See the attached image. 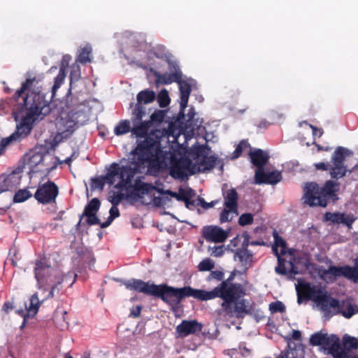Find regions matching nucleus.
<instances>
[{"instance_id":"obj_1","label":"nucleus","mask_w":358,"mask_h":358,"mask_svg":"<svg viewBox=\"0 0 358 358\" xmlns=\"http://www.w3.org/2000/svg\"><path fill=\"white\" fill-rule=\"evenodd\" d=\"M160 142H151L147 139L138 144L131 153V162L128 166L113 164L106 176L107 183L117 189H128L134 174L138 172H153L160 169L169 168L170 174L175 178H183L196 173L203 172L212 164V160L202 161L193 164L190 159L185 160L181 157L182 148L178 155L168 153L166 150H161Z\"/></svg>"},{"instance_id":"obj_2","label":"nucleus","mask_w":358,"mask_h":358,"mask_svg":"<svg viewBox=\"0 0 358 358\" xmlns=\"http://www.w3.org/2000/svg\"><path fill=\"white\" fill-rule=\"evenodd\" d=\"M124 285L129 290L160 296L164 301L173 304L179 303L182 299L187 296H192L201 301H208L219 297L223 300L222 307L227 314L240 316L247 311L245 301L243 299L245 294L244 289L241 285H234L227 280L222 282L210 291L193 289L190 287L176 289L136 279L127 281Z\"/></svg>"},{"instance_id":"obj_3","label":"nucleus","mask_w":358,"mask_h":358,"mask_svg":"<svg viewBox=\"0 0 358 358\" xmlns=\"http://www.w3.org/2000/svg\"><path fill=\"white\" fill-rule=\"evenodd\" d=\"M273 250L278 257L275 271L282 275H295L306 268L314 277H319L329 282L336 278L344 276L358 282V271L350 266L336 267L330 264H313L308 262L307 256L298 250L287 249L282 238L274 236Z\"/></svg>"},{"instance_id":"obj_4","label":"nucleus","mask_w":358,"mask_h":358,"mask_svg":"<svg viewBox=\"0 0 358 358\" xmlns=\"http://www.w3.org/2000/svg\"><path fill=\"white\" fill-rule=\"evenodd\" d=\"M34 82V78L27 79L22 84L21 89L17 92L16 99L25 92H27L23 106L19 111L14 113L16 131L7 138H0V155L7 145L27 136L31 131L34 122L37 119L42 118L49 111L48 101L45 99L44 95L30 90Z\"/></svg>"},{"instance_id":"obj_5","label":"nucleus","mask_w":358,"mask_h":358,"mask_svg":"<svg viewBox=\"0 0 358 358\" xmlns=\"http://www.w3.org/2000/svg\"><path fill=\"white\" fill-rule=\"evenodd\" d=\"M164 117V110H157L151 115L150 121L141 122L142 113L138 112L133 120L134 127L131 131L133 134L138 137H145L141 143L147 139H150L151 142H160L159 148L161 150H166L168 153H171L174 155H178L180 148H182L184 150L181 155L182 159L185 160L187 158L190 159L193 164L210 159L213 161L211 166L206 168L204 171L212 169L215 164L216 158L213 155L212 152L204 146L194 147L190 150H187L186 148L183 145L177 144H173L169 147L163 146V144L168 141V137L164 135L159 130H156L153 134L146 136L152 124L162 122Z\"/></svg>"},{"instance_id":"obj_6","label":"nucleus","mask_w":358,"mask_h":358,"mask_svg":"<svg viewBox=\"0 0 358 358\" xmlns=\"http://www.w3.org/2000/svg\"><path fill=\"white\" fill-rule=\"evenodd\" d=\"M36 279L37 291L30 297L28 303H25V310H19V313L24 320L33 317L37 313L40 305L59 293L64 280L62 273L43 262L36 264L34 269ZM25 321L22 326L24 327Z\"/></svg>"},{"instance_id":"obj_7","label":"nucleus","mask_w":358,"mask_h":358,"mask_svg":"<svg viewBox=\"0 0 358 358\" xmlns=\"http://www.w3.org/2000/svg\"><path fill=\"white\" fill-rule=\"evenodd\" d=\"M297 302L301 303L303 299H309L314 302L315 306L321 311L325 318L334 315L341 314L345 318H350L358 312V308L348 301L340 302L332 298L323 288L311 283L299 280L296 285Z\"/></svg>"},{"instance_id":"obj_8","label":"nucleus","mask_w":358,"mask_h":358,"mask_svg":"<svg viewBox=\"0 0 358 358\" xmlns=\"http://www.w3.org/2000/svg\"><path fill=\"white\" fill-rule=\"evenodd\" d=\"M86 107L83 104L62 103L57 110L55 120V135L54 141L57 143L69 138L87 120Z\"/></svg>"},{"instance_id":"obj_9","label":"nucleus","mask_w":358,"mask_h":358,"mask_svg":"<svg viewBox=\"0 0 358 358\" xmlns=\"http://www.w3.org/2000/svg\"><path fill=\"white\" fill-rule=\"evenodd\" d=\"M31 180L37 182L56 167L55 157L43 145L30 150L24 157Z\"/></svg>"},{"instance_id":"obj_10","label":"nucleus","mask_w":358,"mask_h":358,"mask_svg":"<svg viewBox=\"0 0 358 358\" xmlns=\"http://www.w3.org/2000/svg\"><path fill=\"white\" fill-rule=\"evenodd\" d=\"M165 195H170L178 201H185L187 196L184 190L179 193L166 191L162 192L160 189L144 182H140L129 192V199L133 202H141L143 204L161 206L165 204Z\"/></svg>"},{"instance_id":"obj_11","label":"nucleus","mask_w":358,"mask_h":358,"mask_svg":"<svg viewBox=\"0 0 358 358\" xmlns=\"http://www.w3.org/2000/svg\"><path fill=\"white\" fill-rule=\"evenodd\" d=\"M71 62L72 57L70 55H64L63 57L59 74L55 80L53 91H55L57 88H59L62 83L64 82L66 77V71L68 69H70V77L71 82L77 81L80 78V66L77 62H75L71 64Z\"/></svg>"},{"instance_id":"obj_12","label":"nucleus","mask_w":358,"mask_h":358,"mask_svg":"<svg viewBox=\"0 0 358 358\" xmlns=\"http://www.w3.org/2000/svg\"><path fill=\"white\" fill-rule=\"evenodd\" d=\"M352 155V152L344 148H338L334 153L330 166V175L334 178L343 177L346 172V167L343 165L344 159Z\"/></svg>"},{"instance_id":"obj_13","label":"nucleus","mask_w":358,"mask_h":358,"mask_svg":"<svg viewBox=\"0 0 358 358\" xmlns=\"http://www.w3.org/2000/svg\"><path fill=\"white\" fill-rule=\"evenodd\" d=\"M304 203L310 206L325 207L327 201L321 188L315 183H308L304 187Z\"/></svg>"},{"instance_id":"obj_14","label":"nucleus","mask_w":358,"mask_h":358,"mask_svg":"<svg viewBox=\"0 0 358 358\" xmlns=\"http://www.w3.org/2000/svg\"><path fill=\"white\" fill-rule=\"evenodd\" d=\"M58 188L52 182H47L40 185L35 193V198L41 203H49L55 201Z\"/></svg>"},{"instance_id":"obj_15","label":"nucleus","mask_w":358,"mask_h":358,"mask_svg":"<svg viewBox=\"0 0 358 358\" xmlns=\"http://www.w3.org/2000/svg\"><path fill=\"white\" fill-rule=\"evenodd\" d=\"M234 261L238 262V269H235L233 274L238 275L245 273L254 262L252 254L246 249L236 250L234 256Z\"/></svg>"},{"instance_id":"obj_16","label":"nucleus","mask_w":358,"mask_h":358,"mask_svg":"<svg viewBox=\"0 0 358 358\" xmlns=\"http://www.w3.org/2000/svg\"><path fill=\"white\" fill-rule=\"evenodd\" d=\"M320 346L328 351L334 358H341L348 353L346 350L341 348L340 338L335 334H327L324 342Z\"/></svg>"},{"instance_id":"obj_17","label":"nucleus","mask_w":358,"mask_h":358,"mask_svg":"<svg viewBox=\"0 0 358 358\" xmlns=\"http://www.w3.org/2000/svg\"><path fill=\"white\" fill-rule=\"evenodd\" d=\"M281 178V173L278 171L258 168L255 172V181L257 184H276L280 181Z\"/></svg>"},{"instance_id":"obj_18","label":"nucleus","mask_w":358,"mask_h":358,"mask_svg":"<svg viewBox=\"0 0 358 358\" xmlns=\"http://www.w3.org/2000/svg\"><path fill=\"white\" fill-rule=\"evenodd\" d=\"M202 234L206 241L214 243H222L229 236V232L217 226H206L203 228Z\"/></svg>"},{"instance_id":"obj_19","label":"nucleus","mask_w":358,"mask_h":358,"mask_svg":"<svg viewBox=\"0 0 358 358\" xmlns=\"http://www.w3.org/2000/svg\"><path fill=\"white\" fill-rule=\"evenodd\" d=\"M195 115L194 109L191 108L185 117L186 121V124L183 130L185 138H190L193 135L194 131L198 129L203 123L201 119L194 117Z\"/></svg>"},{"instance_id":"obj_20","label":"nucleus","mask_w":358,"mask_h":358,"mask_svg":"<svg viewBox=\"0 0 358 358\" xmlns=\"http://www.w3.org/2000/svg\"><path fill=\"white\" fill-rule=\"evenodd\" d=\"M20 183L17 173H10L0 176V193L15 189Z\"/></svg>"},{"instance_id":"obj_21","label":"nucleus","mask_w":358,"mask_h":358,"mask_svg":"<svg viewBox=\"0 0 358 358\" xmlns=\"http://www.w3.org/2000/svg\"><path fill=\"white\" fill-rule=\"evenodd\" d=\"M99 207L100 201L96 198L92 199L86 206L83 213V216L86 218V222L89 224H100V222L96 216V212L99 209Z\"/></svg>"},{"instance_id":"obj_22","label":"nucleus","mask_w":358,"mask_h":358,"mask_svg":"<svg viewBox=\"0 0 358 358\" xmlns=\"http://www.w3.org/2000/svg\"><path fill=\"white\" fill-rule=\"evenodd\" d=\"M201 330V325L195 320H184L176 327L177 335L180 337H184Z\"/></svg>"},{"instance_id":"obj_23","label":"nucleus","mask_w":358,"mask_h":358,"mask_svg":"<svg viewBox=\"0 0 358 358\" xmlns=\"http://www.w3.org/2000/svg\"><path fill=\"white\" fill-rule=\"evenodd\" d=\"M326 218L334 223H343L350 227L355 218L352 215L341 213H327Z\"/></svg>"},{"instance_id":"obj_24","label":"nucleus","mask_w":358,"mask_h":358,"mask_svg":"<svg viewBox=\"0 0 358 358\" xmlns=\"http://www.w3.org/2000/svg\"><path fill=\"white\" fill-rule=\"evenodd\" d=\"M179 88L180 90V107L181 113H184L185 108L187 107L188 99L190 93V86L185 82L179 83Z\"/></svg>"},{"instance_id":"obj_25","label":"nucleus","mask_w":358,"mask_h":358,"mask_svg":"<svg viewBox=\"0 0 358 358\" xmlns=\"http://www.w3.org/2000/svg\"><path fill=\"white\" fill-rule=\"evenodd\" d=\"M249 155L252 164L259 168H262L261 166L266 164L268 159L266 153L261 150H256L253 152L250 150Z\"/></svg>"},{"instance_id":"obj_26","label":"nucleus","mask_w":358,"mask_h":358,"mask_svg":"<svg viewBox=\"0 0 358 358\" xmlns=\"http://www.w3.org/2000/svg\"><path fill=\"white\" fill-rule=\"evenodd\" d=\"M224 205L226 208H236L237 204V193L234 189H229L224 192Z\"/></svg>"},{"instance_id":"obj_27","label":"nucleus","mask_w":358,"mask_h":358,"mask_svg":"<svg viewBox=\"0 0 358 358\" xmlns=\"http://www.w3.org/2000/svg\"><path fill=\"white\" fill-rule=\"evenodd\" d=\"M323 195L325 196L326 199L327 200L328 197H334L335 196V192L338 189V184L336 182H333L331 180L327 181L324 187H320Z\"/></svg>"},{"instance_id":"obj_28","label":"nucleus","mask_w":358,"mask_h":358,"mask_svg":"<svg viewBox=\"0 0 358 358\" xmlns=\"http://www.w3.org/2000/svg\"><path fill=\"white\" fill-rule=\"evenodd\" d=\"M155 98V94L152 91L144 90L140 92L137 95L138 104H148L151 103Z\"/></svg>"},{"instance_id":"obj_29","label":"nucleus","mask_w":358,"mask_h":358,"mask_svg":"<svg viewBox=\"0 0 358 358\" xmlns=\"http://www.w3.org/2000/svg\"><path fill=\"white\" fill-rule=\"evenodd\" d=\"M342 343L345 350H352L358 348V338L348 334H345L342 338Z\"/></svg>"},{"instance_id":"obj_30","label":"nucleus","mask_w":358,"mask_h":358,"mask_svg":"<svg viewBox=\"0 0 358 358\" xmlns=\"http://www.w3.org/2000/svg\"><path fill=\"white\" fill-rule=\"evenodd\" d=\"M127 189H120L117 192H112L110 193L108 196V200L113 205L117 206L122 199L124 196H127L129 198V193L127 192Z\"/></svg>"},{"instance_id":"obj_31","label":"nucleus","mask_w":358,"mask_h":358,"mask_svg":"<svg viewBox=\"0 0 358 358\" xmlns=\"http://www.w3.org/2000/svg\"><path fill=\"white\" fill-rule=\"evenodd\" d=\"M91 52L92 47L89 45H85L80 48V54L77 61L81 63H87L91 62Z\"/></svg>"},{"instance_id":"obj_32","label":"nucleus","mask_w":358,"mask_h":358,"mask_svg":"<svg viewBox=\"0 0 358 358\" xmlns=\"http://www.w3.org/2000/svg\"><path fill=\"white\" fill-rule=\"evenodd\" d=\"M131 130V124L129 120L120 121L114 128V132L117 136L127 134Z\"/></svg>"},{"instance_id":"obj_33","label":"nucleus","mask_w":358,"mask_h":358,"mask_svg":"<svg viewBox=\"0 0 358 358\" xmlns=\"http://www.w3.org/2000/svg\"><path fill=\"white\" fill-rule=\"evenodd\" d=\"M56 322L57 326L62 330L71 328V325L68 320L66 312H62L57 314Z\"/></svg>"},{"instance_id":"obj_34","label":"nucleus","mask_w":358,"mask_h":358,"mask_svg":"<svg viewBox=\"0 0 358 358\" xmlns=\"http://www.w3.org/2000/svg\"><path fill=\"white\" fill-rule=\"evenodd\" d=\"M327 333L324 331H318L313 334L310 338V343L314 346H320L324 342Z\"/></svg>"},{"instance_id":"obj_35","label":"nucleus","mask_w":358,"mask_h":358,"mask_svg":"<svg viewBox=\"0 0 358 358\" xmlns=\"http://www.w3.org/2000/svg\"><path fill=\"white\" fill-rule=\"evenodd\" d=\"M31 196V193L25 189H20L16 192L13 197L15 203H22L27 201Z\"/></svg>"},{"instance_id":"obj_36","label":"nucleus","mask_w":358,"mask_h":358,"mask_svg":"<svg viewBox=\"0 0 358 358\" xmlns=\"http://www.w3.org/2000/svg\"><path fill=\"white\" fill-rule=\"evenodd\" d=\"M215 267V262L210 258L203 259L198 264V269L199 271H210Z\"/></svg>"},{"instance_id":"obj_37","label":"nucleus","mask_w":358,"mask_h":358,"mask_svg":"<svg viewBox=\"0 0 358 358\" xmlns=\"http://www.w3.org/2000/svg\"><path fill=\"white\" fill-rule=\"evenodd\" d=\"M236 213V208H226L221 213L220 221L222 222L229 221L234 217Z\"/></svg>"},{"instance_id":"obj_38","label":"nucleus","mask_w":358,"mask_h":358,"mask_svg":"<svg viewBox=\"0 0 358 358\" xmlns=\"http://www.w3.org/2000/svg\"><path fill=\"white\" fill-rule=\"evenodd\" d=\"M299 126L303 128L307 133H311L313 136L320 137L322 135L323 132L321 129H316L305 122L300 123Z\"/></svg>"},{"instance_id":"obj_39","label":"nucleus","mask_w":358,"mask_h":358,"mask_svg":"<svg viewBox=\"0 0 358 358\" xmlns=\"http://www.w3.org/2000/svg\"><path fill=\"white\" fill-rule=\"evenodd\" d=\"M109 213L110 216L108 217L107 221L102 223L100 222V225L102 228L108 227L115 218L119 217L120 215L119 210L115 205L110 209Z\"/></svg>"},{"instance_id":"obj_40","label":"nucleus","mask_w":358,"mask_h":358,"mask_svg":"<svg viewBox=\"0 0 358 358\" xmlns=\"http://www.w3.org/2000/svg\"><path fill=\"white\" fill-rule=\"evenodd\" d=\"M158 101L161 107H166L170 103L169 93L166 90H162L158 94Z\"/></svg>"},{"instance_id":"obj_41","label":"nucleus","mask_w":358,"mask_h":358,"mask_svg":"<svg viewBox=\"0 0 358 358\" xmlns=\"http://www.w3.org/2000/svg\"><path fill=\"white\" fill-rule=\"evenodd\" d=\"M243 151H247L250 153V148L249 144L246 141H241L236 148L232 158H237L240 156Z\"/></svg>"},{"instance_id":"obj_42","label":"nucleus","mask_w":358,"mask_h":358,"mask_svg":"<svg viewBox=\"0 0 358 358\" xmlns=\"http://www.w3.org/2000/svg\"><path fill=\"white\" fill-rule=\"evenodd\" d=\"M107 183L106 182V176L105 177H99V178H93L91 180V188L92 189H101L103 188V187L104 186V185Z\"/></svg>"},{"instance_id":"obj_43","label":"nucleus","mask_w":358,"mask_h":358,"mask_svg":"<svg viewBox=\"0 0 358 358\" xmlns=\"http://www.w3.org/2000/svg\"><path fill=\"white\" fill-rule=\"evenodd\" d=\"M285 310V306L281 301H275L269 304V310L271 313H282Z\"/></svg>"},{"instance_id":"obj_44","label":"nucleus","mask_w":358,"mask_h":358,"mask_svg":"<svg viewBox=\"0 0 358 358\" xmlns=\"http://www.w3.org/2000/svg\"><path fill=\"white\" fill-rule=\"evenodd\" d=\"M248 242V240L246 235L237 236L232 241H231L230 245L236 248L239 245V243H241L243 246H247Z\"/></svg>"},{"instance_id":"obj_45","label":"nucleus","mask_w":358,"mask_h":358,"mask_svg":"<svg viewBox=\"0 0 358 358\" xmlns=\"http://www.w3.org/2000/svg\"><path fill=\"white\" fill-rule=\"evenodd\" d=\"M229 247V245H228L227 247L224 245L213 247L210 249V254L214 257H220L225 253V252L228 250Z\"/></svg>"},{"instance_id":"obj_46","label":"nucleus","mask_w":358,"mask_h":358,"mask_svg":"<svg viewBox=\"0 0 358 358\" xmlns=\"http://www.w3.org/2000/svg\"><path fill=\"white\" fill-rule=\"evenodd\" d=\"M253 220V217L250 213H245L239 217V224L242 226H245L251 224Z\"/></svg>"},{"instance_id":"obj_47","label":"nucleus","mask_w":358,"mask_h":358,"mask_svg":"<svg viewBox=\"0 0 358 358\" xmlns=\"http://www.w3.org/2000/svg\"><path fill=\"white\" fill-rule=\"evenodd\" d=\"M223 273L220 271H212L210 275V278H215L217 280H221L223 278Z\"/></svg>"},{"instance_id":"obj_48","label":"nucleus","mask_w":358,"mask_h":358,"mask_svg":"<svg viewBox=\"0 0 358 358\" xmlns=\"http://www.w3.org/2000/svg\"><path fill=\"white\" fill-rule=\"evenodd\" d=\"M141 310V307L140 306H136L135 308H134L131 311V315L134 317H138L140 315Z\"/></svg>"},{"instance_id":"obj_49","label":"nucleus","mask_w":358,"mask_h":358,"mask_svg":"<svg viewBox=\"0 0 358 358\" xmlns=\"http://www.w3.org/2000/svg\"><path fill=\"white\" fill-rule=\"evenodd\" d=\"M315 166L318 170H327V165L324 162H320L315 164Z\"/></svg>"},{"instance_id":"obj_50","label":"nucleus","mask_w":358,"mask_h":358,"mask_svg":"<svg viewBox=\"0 0 358 358\" xmlns=\"http://www.w3.org/2000/svg\"><path fill=\"white\" fill-rule=\"evenodd\" d=\"M13 308L12 304L10 303H6L3 306V310L6 313H8L10 310H11Z\"/></svg>"},{"instance_id":"obj_51","label":"nucleus","mask_w":358,"mask_h":358,"mask_svg":"<svg viewBox=\"0 0 358 358\" xmlns=\"http://www.w3.org/2000/svg\"><path fill=\"white\" fill-rule=\"evenodd\" d=\"M292 337L294 339H299L301 337V332L298 330L293 331Z\"/></svg>"},{"instance_id":"obj_52","label":"nucleus","mask_w":358,"mask_h":358,"mask_svg":"<svg viewBox=\"0 0 358 358\" xmlns=\"http://www.w3.org/2000/svg\"><path fill=\"white\" fill-rule=\"evenodd\" d=\"M341 358H358V356L354 355L348 352L346 355H343Z\"/></svg>"},{"instance_id":"obj_53","label":"nucleus","mask_w":358,"mask_h":358,"mask_svg":"<svg viewBox=\"0 0 358 358\" xmlns=\"http://www.w3.org/2000/svg\"><path fill=\"white\" fill-rule=\"evenodd\" d=\"M241 353L243 355H249L250 353V350L245 348H244L243 349V350L241 351Z\"/></svg>"},{"instance_id":"obj_54","label":"nucleus","mask_w":358,"mask_h":358,"mask_svg":"<svg viewBox=\"0 0 358 358\" xmlns=\"http://www.w3.org/2000/svg\"><path fill=\"white\" fill-rule=\"evenodd\" d=\"M71 160H72L71 157H70V158H67V159L65 160V162H66V163H69Z\"/></svg>"},{"instance_id":"obj_55","label":"nucleus","mask_w":358,"mask_h":358,"mask_svg":"<svg viewBox=\"0 0 358 358\" xmlns=\"http://www.w3.org/2000/svg\"><path fill=\"white\" fill-rule=\"evenodd\" d=\"M317 148H318V150H324L322 147H320V145H317Z\"/></svg>"},{"instance_id":"obj_56","label":"nucleus","mask_w":358,"mask_h":358,"mask_svg":"<svg viewBox=\"0 0 358 358\" xmlns=\"http://www.w3.org/2000/svg\"><path fill=\"white\" fill-rule=\"evenodd\" d=\"M164 83L167 84L171 82V80L163 81Z\"/></svg>"},{"instance_id":"obj_57","label":"nucleus","mask_w":358,"mask_h":358,"mask_svg":"<svg viewBox=\"0 0 358 358\" xmlns=\"http://www.w3.org/2000/svg\"><path fill=\"white\" fill-rule=\"evenodd\" d=\"M324 150H325L326 151H328V150H330V148H325Z\"/></svg>"},{"instance_id":"obj_58","label":"nucleus","mask_w":358,"mask_h":358,"mask_svg":"<svg viewBox=\"0 0 358 358\" xmlns=\"http://www.w3.org/2000/svg\"><path fill=\"white\" fill-rule=\"evenodd\" d=\"M69 358H73V357H69Z\"/></svg>"}]
</instances>
